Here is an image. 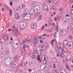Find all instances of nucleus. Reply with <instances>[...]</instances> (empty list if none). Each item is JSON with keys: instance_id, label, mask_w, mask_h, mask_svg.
<instances>
[{"instance_id": "1", "label": "nucleus", "mask_w": 73, "mask_h": 73, "mask_svg": "<svg viewBox=\"0 0 73 73\" xmlns=\"http://www.w3.org/2000/svg\"><path fill=\"white\" fill-rule=\"evenodd\" d=\"M73 29V24H70L68 26V28L67 29L68 31L69 30L70 31H72Z\"/></svg>"}, {"instance_id": "2", "label": "nucleus", "mask_w": 73, "mask_h": 73, "mask_svg": "<svg viewBox=\"0 0 73 73\" xmlns=\"http://www.w3.org/2000/svg\"><path fill=\"white\" fill-rule=\"evenodd\" d=\"M29 14L31 16H32L35 14V10L32 9H31L29 11Z\"/></svg>"}, {"instance_id": "3", "label": "nucleus", "mask_w": 73, "mask_h": 73, "mask_svg": "<svg viewBox=\"0 0 73 73\" xmlns=\"http://www.w3.org/2000/svg\"><path fill=\"white\" fill-rule=\"evenodd\" d=\"M42 48H45V49H47L49 48V44L47 43H46L43 46H41Z\"/></svg>"}, {"instance_id": "4", "label": "nucleus", "mask_w": 73, "mask_h": 73, "mask_svg": "<svg viewBox=\"0 0 73 73\" xmlns=\"http://www.w3.org/2000/svg\"><path fill=\"white\" fill-rule=\"evenodd\" d=\"M11 66L13 67H14V68H16V64H17V63L16 62H11Z\"/></svg>"}, {"instance_id": "5", "label": "nucleus", "mask_w": 73, "mask_h": 73, "mask_svg": "<svg viewBox=\"0 0 73 73\" xmlns=\"http://www.w3.org/2000/svg\"><path fill=\"white\" fill-rule=\"evenodd\" d=\"M21 53L23 56H24L26 54V52H25V50L22 49H21Z\"/></svg>"}, {"instance_id": "6", "label": "nucleus", "mask_w": 73, "mask_h": 73, "mask_svg": "<svg viewBox=\"0 0 73 73\" xmlns=\"http://www.w3.org/2000/svg\"><path fill=\"white\" fill-rule=\"evenodd\" d=\"M31 41V40H29L27 39H25L22 42V44H25V42H29Z\"/></svg>"}, {"instance_id": "7", "label": "nucleus", "mask_w": 73, "mask_h": 73, "mask_svg": "<svg viewBox=\"0 0 73 73\" xmlns=\"http://www.w3.org/2000/svg\"><path fill=\"white\" fill-rule=\"evenodd\" d=\"M35 40L34 41V44L35 45H36V43H38V42L39 41L38 40H37V39L35 38L34 39Z\"/></svg>"}, {"instance_id": "8", "label": "nucleus", "mask_w": 73, "mask_h": 73, "mask_svg": "<svg viewBox=\"0 0 73 73\" xmlns=\"http://www.w3.org/2000/svg\"><path fill=\"white\" fill-rule=\"evenodd\" d=\"M31 27H32V29H35L36 28V27H37V25L36 24H35L33 23L31 25Z\"/></svg>"}, {"instance_id": "9", "label": "nucleus", "mask_w": 73, "mask_h": 73, "mask_svg": "<svg viewBox=\"0 0 73 73\" xmlns=\"http://www.w3.org/2000/svg\"><path fill=\"white\" fill-rule=\"evenodd\" d=\"M15 32L16 33H15V37H17V35H20V33H19V31H18V30H17V29H16L15 30Z\"/></svg>"}, {"instance_id": "10", "label": "nucleus", "mask_w": 73, "mask_h": 73, "mask_svg": "<svg viewBox=\"0 0 73 73\" xmlns=\"http://www.w3.org/2000/svg\"><path fill=\"white\" fill-rule=\"evenodd\" d=\"M15 18L17 20L19 19V15L17 14H15L14 15Z\"/></svg>"}, {"instance_id": "11", "label": "nucleus", "mask_w": 73, "mask_h": 73, "mask_svg": "<svg viewBox=\"0 0 73 73\" xmlns=\"http://www.w3.org/2000/svg\"><path fill=\"white\" fill-rule=\"evenodd\" d=\"M61 33H62L63 35H65L66 33V31L65 30H63L61 32Z\"/></svg>"}, {"instance_id": "12", "label": "nucleus", "mask_w": 73, "mask_h": 73, "mask_svg": "<svg viewBox=\"0 0 73 73\" xmlns=\"http://www.w3.org/2000/svg\"><path fill=\"white\" fill-rule=\"evenodd\" d=\"M4 40H8V39H9V38L8 37V35H5L4 36Z\"/></svg>"}, {"instance_id": "13", "label": "nucleus", "mask_w": 73, "mask_h": 73, "mask_svg": "<svg viewBox=\"0 0 73 73\" xmlns=\"http://www.w3.org/2000/svg\"><path fill=\"white\" fill-rule=\"evenodd\" d=\"M43 9L44 11H46V9L47 11H48V8H47V6L46 5H44L43 7Z\"/></svg>"}, {"instance_id": "14", "label": "nucleus", "mask_w": 73, "mask_h": 73, "mask_svg": "<svg viewBox=\"0 0 73 73\" xmlns=\"http://www.w3.org/2000/svg\"><path fill=\"white\" fill-rule=\"evenodd\" d=\"M5 61H7L8 62H11L12 61V59L10 58L9 57L7 58L5 60Z\"/></svg>"}, {"instance_id": "15", "label": "nucleus", "mask_w": 73, "mask_h": 73, "mask_svg": "<svg viewBox=\"0 0 73 73\" xmlns=\"http://www.w3.org/2000/svg\"><path fill=\"white\" fill-rule=\"evenodd\" d=\"M5 63L6 65H9L10 64V63L9 62H8V61H7V60H5Z\"/></svg>"}, {"instance_id": "16", "label": "nucleus", "mask_w": 73, "mask_h": 73, "mask_svg": "<svg viewBox=\"0 0 73 73\" xmlns=\"http://www.w3.org/2000/svg\"><path fill=\"white\" fill-rule=\"evenodd\" d=\"M40 69L41 70H45V67L44 66L41 65L40 66Z\"/></svg>"}, {"instance_id": "17", "label": "nucleus", "mask_w": 73, "mask_h": 73, "mask_svg": "<svg viewBox=\"0 0 73 73\" xmlns=\"http://www.w3.org/2000/svg\"><path fill=\"white\" fill-rule=\"evenodd\" d=\"M18 58H19V56H18V55L15 56L14 58V59L16 61H17Z\"/></svg>"}, {"instance_id": "18", "label": "nucleus", "mask_w": 73, "mask_h": 73, "mask_svg": "<svg viewBox=\"0 0 73 73\" xmlns=\"http://www.w3.org/2000/svg\"><path fill=\"white\" fill-rule=\"evenodd\" d=\"M0 57H1V58H4V53H2L1 54H0Z\"/></svg>"}, {"instance_id": "19", "label": "nucleus", "mask_w": 73, "mask_h": 73, "mask_svg": "<svg viewBox=\"0 0 73 73\" xmlns=\"http://www.w3.org/2000/svg\"><path fill=\"white\" fill-rule=\"evenodd\" d=\"M23 14L24 15V16H27V15L28 14V13H27V11H24Z\"/></svg>"}, {"instance_id": "20", "label": "nucleus", "mask_w": 73, "mask_h": 73, "mask_svg": "<svg viewBox=\"0 0 73 73\" xmlns=\"http://www.w3.org/2000/svg\"><path fill=\"white\" fill-rule=\"evenodd\" d=\"M38 48H36V50L37 51H36V52H37V53H38V54H40V53H41V52H40V50H38Z\"/></svg>"}, {"instance_id": "21", "label": "nucleus", "mask_w": 73, "mask_h": 73, "mask_svg": "<svg viewBox=\"0 0 73 73\" xmlns=\"http://www.w3.org/2000/svg\"><path fill=\"white\" fill-rule=\"evenodd\" d=\"M67 41V40H64V41L63 42V45H66V44H67L68 45V43H67L66 44V41Z\"/></svg>"}, {"instance_id": "22", "label": "nucleus", "mask_w": 73, "mask_h": 73, "mask_svg": "<svg viewBox=\"0 0 73 73\" xmlns=\"http://www.w3.org/2000/svg\"><path fill=\"white\" fill-rule=\"evenodd\" d=\"M6 53L7 55H10V54H11L10 53L9 50H7V51H6Z\"/></svg>"}, {"instance_id": "23", "label": "nucleus", "mask_w": 73, "mask_h": 73, "mask_svg": "<svg viewBox=\"0 0 73 73\" xmlns=\"http://www.w3.org/2000/svg\"><path fill=\"white\" fill-rule=\"evenodd\" d=\"M52 61V62L54 63L55 62H57V60L56 58H54L53 59Z\"/></svg>"}, {"instance_id": "24", "label": "nucleus", "mask_w": 73, "mask_h": 73, "mask_svg": "<svg viewBox=\"0 0 73 73\" xmlns=\"http://www.w3.org/2000/svg\"><path fill=\"white\" fill-rule=\"evenodd\" d=\"M68 38L70 40H72V39H73V36L71 35H69Z\"/></svg>"}, {"instance_id": "25", "label": "nucleus", "mask_w": 73, "mask_h": 73, "mask_svg": "<svg viewBox=\"0 0 73 73\" xmlns=\"http://www.w3.org/2000/svg\"><path fill=\"white\" fill-rule=\"evenodd\" d=\"M53 29L55 30H56L57 32H58V25L57 27L54 28Z\"/></svg>"}, {"instance_id": "26", "label": "nucleus", "mask_w": 73, "mask_h": 73, "mask_svg": "<svg viewBox=\"0 0 73 73\" xmlns=\"http://www.w3.org/2000/svg\"><path fill=\"white\" fill-rule=\"evenodd\" d=\"M40 15V12H37L35 14V16H38Z\"/></svg>"}, {"instance_id": "27", "label": "nucleus", "mask_w": 73, "mask_h": 73, "mask_svg": "<svg viewBox=\"0 0 73 73\" xmlns=\"http://www.w3.org/2000/svg\"><path fill=\"white\" fill-rule=\"evenodd\" d=\"M27 47H28V46L26 45V44H24L23 46V49H25L26 48H27Z\"/></svg>"}, {"instance_id": "28", "label": "nucleus", "mask_w": 73, "mask_h": 73, "mask_svg": "<svg viewBox=\"0 0 73 73\" xmlns=\"http://www.w3.org/2000/svg\"><path fill=\"white\" fill-rule=\"evenodd\" d=\"M63 70V72H61L60 73H66V70Z\"/></svg>"}, {"instance_id": "29", "label": "nucleus", "mask_w": 73, "mask_h": 73, "mask_svg": "<svg viewBox=\"0 0 73 73\" xmlns=\"http://www.w3.org/2000/svg\"><path fill=\"white\" fill-rule=\"evenodd\" d=\"M31 58H33V59H35L36 58V56L33 55L31 56Z\"/></svg>"}, {"instance_id": "30", "label": "nucleus", "mask_w": 73, "mask_h": 73, "mask_svg": "<svg viewBox=\"0 0 73 73\" xmlns=\"http://www.w3.org/2000/svg\"><path fill=\"white\" fill-rule=\"evenodd\" d=\"M3 48H2V46L1 44H0V51L2 50Z\"/></svg>"}, {"instance_id": "31", "label": "nucleus", "mask_w": 73, "mask_h": 73, "mask_svg": "<svg viewBox=\"0 0 73 73\" xmlns=\"http://www.w3.org/2000/svg\"><path fill=\"white\" fill-rule=\"evenodd\" d=\"M22 65L23 66V67H24V66H25V63H23L22 64Z\"/></svg>"}, {"instance_id": "32", "label": "nucleus", "mask_w": 73, "mask_h": 73, "mask_svg": "<svg viewBox=\"0 0 73 73\" xmlns=\"http://www.w3.org/2000/svg\"><path fill=\"white\" fill-rule=\"evenodd\" d=\"M59 11L61 12V13H64V10H61V8L60 9Z\"/></svg>"}, {"instance_id": "33", "label": "nucleus", "mask_w": 73, "mask_h": 73, "mask_svg": "<svg viewBox=\"0 0 73 73\" xmlns=\"http://www.w3.org/2000/svg\"><path fill=\"white\" fill-rule=\"evenodd\" d=\"M23 24L25 26H27V23L26 22H24Z\"/></svg>"}, {"instance_id": "34", "label": "nucleus", "mask_w": 73, "mask_h": 73, "mask_svg": "<svg viewBox=\"0 0 73 73\" xmlns=\"http://www.w3.org/2000/svg\"><path fill=\"white\" fill-rule=\"evenodd\" d=\"M48 24H52V21H50L48 22Z\"/></svg>"}, {"instance_id": "35", "label": "nucleus", "mask_w": 73, "mask_h": 73, "mask_svg": "<svg viewBox=\"0 0 73 73\" xmlns=\"http://www.w3.org/2000/svg\"><path fill=\"white\" fill-rule=\"evenodd\" d=\"M47 31L48 32H52V30H51V29H49L47 30Z\"/></svg>"}, {"instance_id": "36", "label": "nucleus", "mask_w": 73, "mask_h": 73, "mask_svg": "<svg viewBox=\"0 0 73 73\" xmlns=\"http://www.w3.org/2000/svg\"><path fill=\"white\" fill-rule=\"evenodd\" d=\"M61 53L62 55H64L65 53V52L64 51H62L61 52Z\"/></svg>"}, {"instance_id": "37", "label": "nucleus", "mask_w": 73, "mask_h": 73, "mask_svg": "<svg viewBox=\"0 0 73 73\" xmlns=\"http://www.w3.org/2000/svg\"><path fill=\"white\" fill-rule=\"evenodd\" d=\"M66 68H67V69H68V70H69V66H68V65H66Z\"/></svg>"}, {"instance_id": "38", "label": "nucleus", "mask_w": 73, "mask_h": 73, "mask_svg": "<svg viewBox=\"0 0 73 73\" xmlns=\"http://www.w3.org/2000/svg\"><path fill=\"white\" fill-rule=\"evenodd\" d=\"M9 26H10V25L9 24H7L6 25V26L7 28H8V27H9Z\"/></svg>"}, {"instance_id": "39", "label": "nucleus", "mask_w": 73, "mask_h": 73, "mask_svg": "<svg viewBox=\"0 0 73 73\" xmlns=\"http://www.w3.org/2000/svg\"><path fill=\"white\" fill-rule=\"evenodd\" d=\"M45 28V26H44L43 25L42 26V29L41 30V31H42L43 29H44V28Z\"/></svg>"}, {"instance_id": "40", "label": "nucleus", "mask_w": 73, "mask_h": 73, "mask_svg": "<svg viewBox=\"0 0 73 73\" xmlns=\"http://www.w3.org/2000/svg\"><path fill=\"white\" fill-rule=\"evenodd\" d=\"M39 19L40 20H41V19H42V15H40L39 17Z\"/></svg>"}, {"instance_id": "41", "label": "nucleus", "mask_w": 73, "mask_h": 73, "mask_svg": "<svg viewBox=\"0 0 73 73\" xmlns=\"http://www.w3.org/2000/svg\"><path fill=\"white\" fill-rule=\"evenodd\" d=\"M43 64L44 65H47V62H45V63H44V62H43Z\"/></svg>"}, {"instance_id": "42", "label": "nucleus", "mask_w": 73, "mask_h": 73, "mask_svg": "<svg viewBox=\"0 0 73 73\" xmlns=\"http://www.w3.org/2000/svg\"><path fill=\"white\" fill-rule=\"evenodd\" d=\"M21 7H22V5H21L19 6V8H20V9H22L23 8Z\"/></svg>"}, {"instance_id": "43", "label": "nucleus", "mask_w": 73, "mask_h": 73, "mask_svg": "<svg viewBox=\"0 0 73 73\" xmlns=\"http://www.w3.org/2000/svg\"><path fill=\"white\" fill-rule=\"evenodd\" d=\"M9 11H10V13H12V10L11 9H9Z\"/></svg>"}, {"instance_id": "44", "label": "nucleus", "mask_w": 73, "mask_h": 73, "mask_svg": "<svg viewBox=\"0 0 73 73\" xmlns=\"http://www.w3.org/2000/svg\"><path fill=\"white\" fill-rule=\"evenodd\" d=\"M71 13L72 15H73V13L72 12H73V9H72V10L71 11Z\"/></svg>"}, {"instance_id": "45", "label": "nucleus", "mask_w": 73, "mask_h": 73, "mask_svg": "<svg viewBox=\"0 0 73 73\" xmlns=\"http://www.w3.org/2000/svg\"><path fill=\"white\" fill-rule=\"evenodd\" d=\"M36 73H41V72L40 71L38 70L36 72Z\"/></svg>"}, {"instance_id": "46", "label": "nucleus", "mask_w": 73, "mask_h": 73, "mask_svg": "<svg viewBox=\"0 0 73 73\" xmlns=\"http://www.w3.org/2000/svg\"><path fill=\"white\" fill-rule=\"evenodd\" d=\"M54 69H55L56 68V65L55 64H54V66H53Z\"/></svg>"}, {"instance_id": "47", "label": "nucleus", "mask_w": 73, "mask_h": 73, "mask_svg": "<svg viewBox=\"0 0 73 73\" xmlns=\"http://www.w3.org/2000/svg\"><path fill=\"white\" fill-rule=\"evenodd\" d=\"M36 50H34L33 51V53H34V54H36Z\"/></svg>"}, {"instance_id": "48", "label": "nucleus", "mask_w": 73, "mask_h": 73, "mask_svg": "<svg viewBox=\"0 0 73 73\" xmlns=\"http://www.w3.org/2000/svg\"><path fill=\"white\" fill-rule=\"evenodd\" d=\"M42 38V36H40L39 37V38H38L39 39H41V38Z\"/></svg>"}, {"instance_id": "49", "label": "nucleus", "mask_w": 73, "mask_h": 73, "mask_svg": "<svg viewBox=\"0 0 73 73\" xmlns=\"http://www.w3.org/2000/svg\"><path fill=\"white\" fill-rule=\"evenodd\" d=\"M66 17H70V16L69 15V14H66Z\"/></svg>"}, {"instance_id": "50", "label": "nucleus", "mask_w": 73, "mask_h": 73, "mask_svg": "<svg viewBox=\"0 0 73 73\" xmlns=\"http://www.w3.org/2000/svg\"><path fill=\"white\" fill-rule=\"evenodd\" d=\"M40 42L41 43H43V42H43V41H42V40H40Z\"/></svg>"}, {"instance_id": "51", "label": "nucleus", "mask_w": 73, "mask_h": 73, "mask_svg": "<svg viewBox=\"0 0 73 73\" xmlns=\"http://www.w3.org/2000/svg\"><path fill=\"white\" fill-rule=\"evenodd\" d=\"M54 20L55 21H57V17H55V18H54Z\"/></svg>"}, {"instance_id": "52", "label": "nucleus", "mask_w": 73, "mask_h": 73, "mask_svg": "<svg viewBox=\"0 0 73 73\" xmlns=\"http://www.w3.org/2000/svg\"><path fill=\"white\" fill-rule=\"evenodd\" d=\"M13 4V3H12V2H10V5H12Z\"/></svg>"}, {"instance_id": "53", "label": "nucleus", "mask_w": 73, "mask_h": 73, "mask_svg": "<svg viewBox=\"0 0 73 73\" xmlns=\"http://www.w3.org/2000/svg\"><path fill=\"white\" fill-rule=\"evenodd\" d=\"M54 39L53 40H52V41H51V42H54Z\"/></svg>"}, {"instance_id": "54", "label": "nucleus", "mask_w": 73, "mask_h": 73, "mask_svg": "<svg viewBox=\"0 0 73 73\" xmlns=\"http://www.w3.org/2000/svg\"><path fill=\"white\" fill-rule=\"evenodd\" d=\"M37 59H38V61H40V58H37Z\"/></svg>"}, {"instance_id": "55", "label": "nucleus", "mask_w": 73, "mask_h": 73, "mask_svg": "<svg viewBox=\"0 0 73 73\" xmlns=\"http://www.w3.org/2000/svg\"><path fill=\"white\" fill-rule=\"evenodd\" d=\"M57 2L56 3H57V4H58V2H60V0H57Z\"/></svg>"}, {"instance_id": "56", "label": "nucleus", "mask_w": 73, "mask_h": 73, "mask_svg": "<svg viewBox=\"0 0 73 73\" xmlns=\"http://www.w3.org/2000/svg\"><path fill=\"white\" fill-rule=\"evenodd\" d=\"M8 31L9 32H11V29H9Z\"/></svg>"}, {"instance_id": "57", "label": "nucleus", "mask_w": 73, "mask_h": 73, "mask_svg": "<svg viewBox=\"0 0 73 73\" xmlns=\"http://www.w3.org/2000/svg\"><path fill=\"white\" fill-rule=\"evenodd\" d=\"M43 36H47V35H46V34H44L43 35H42Z\"/></svg>"}, {"instance_id": "58", "label": "nucleus", "mask_w": 73, "mask_h": 73, "mask_svg": "<svg viewBox=\"0 0 73 73\" xmlns=\"http://www.w3.org/2000/svg\"><path fill=\"white\" fill-rule=\"evenodd\" d=\"M43 49H44V50H43V51H45V50H46V48H43L42 49H43Z\"/></svg>"}, {"instance_id": "59", "label": "nucleus", "mask_w": 73, "mask_h": 73, "mask_svg": "<svg viewBox=\"0 0 73 73\" xmlns=\"http://www.w3.org/2000/svg\"><path fill=\"white\" fill-rule=\"evenodd\" d=\"M19 1V0H15V2H18V1Z\"/></svg>"}, {"instance_id": "60", "label": "nucleus", "mask_w": 73, "mask_h": 73, "mask_svg": "<svg viewBox=\"0 0 73 73\" xmlns=\"http://www.w3.org/2000/svg\"><path fill=\"white\" fill-rule=\"evenodd\" d=\"M13 46V47H14V49H16L17 48V47H16V46Z\"/></svg>"}, {"instance_id": "61", "label": "nucleus", "mask_w": 73, "mask_h": 73, "mask_svg": "<svg viewBox=\"0 0 73 73\" xmlns=\"http://www.w3.org/2000/svg\"><path fill=\"white\" fill-rule=\"evenodd\" d=\"M51 44H52V46H54V44H53V42H51Z\"/></svg>"}, {"instance_id": "62", "label": "nucleus", "mask_w": 73, "mask_h": 73, "mask_svg": "<svg viewBox=\"0 0 73 73\" xmlns=\"http://www.w3.org/2000/svg\"><path fill=\"white\" fill-rule=\"evenodd\" d=\"M60 56L61 58H63V56L62 55H60Z\"/></svg>"}, {"instance_id": "63", "label": "nucleus", "mask_w": 73, "mask_h": 73, "mask_svg": "<svg viewBox=\"0 0 73 73\" xmlns=\"http://www.w3.org/2000/svg\"><path fill=\"white\" fill-rule=\"evenodd\" d=\"M29 72H31L32 71V70H31V69H29Z\"/></svg>"}, {"instance_id": "64", "label": "nucleus", "mask_w": 73, "mask_h": 73, "mask_svg": "<svg viewBox=\"0 0 73 73\" xmlns=\"http://www.w3.org/2000/svg\"><path fill=\"white\" fill-rule=\"evenodd\" d=\"M53 26L54 27L55 25V23H53Z\"/></svg>"}]
</instances>
